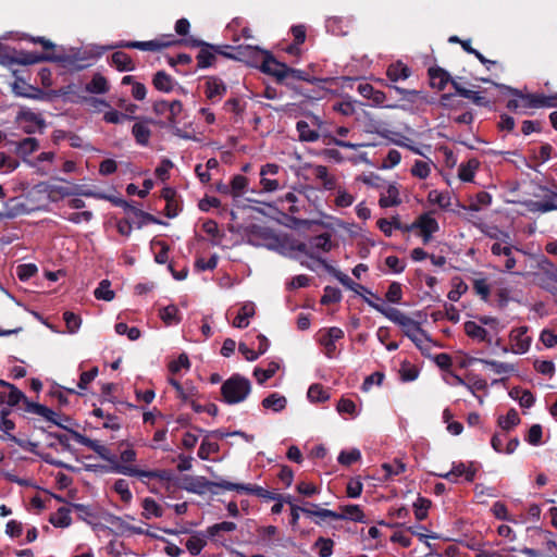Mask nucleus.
I'll list each match as a JSON object with an SVG mask.
<instances>
[{"label": "nucleus", "instance_id": "423d86ee", "mask_svg": "<svg viewBox=\"0 0 557 557\" xmlns=\"http://www.w3.org/2000/svg\"><path fill=\"white\" fill-rule=\"evenodd\" d=\"M207 487H219L227 491H237L244 492L247 494L256 495L261 498L271 499V500H283V495L272 493L261 486L252 485V484H240V483H232L226 480H221L219 482H209L205 483Z\"/></svg>", "mask_w": 557, "mask_h": 557}, {"label": "nucleus", "instance_id": "e2e57ef3", "mask_svg": "<svg viewBox=\"0 0 557 557\" xmlns=\"http://www.w3.org/2000/svg\"><path fill=\"white\" fill-rule=\"evenodd\" d=\"M399 375L401 381L411 382L414 381L419 375V370L414 364L410 362H403L399 369Z\"/></svg>", "mask_w": 557, "mask_h": 557}, {"label": "nucleus", "instance_id": "58836bf2", "mask_svg": "<svg viewBox=\"0 0 557 557\" xmlns=\"http://www.w3.org/2000/svg\"><path fill=\"white\" fill-rule=\"evenodd\" d=\"M312 507H313V509H310V508L302 509V512L308 516H313V517L319 518L320 520L314 521L317 524H320L321 521H324L326 519L339 520V515L336 511L320 508L318 505H312Z\"/></svg>", "mask_w": 557, "mask_h": 557}, {"label": "nucleus", "instance_id": "338daca9", "mask_svg": "<svg viewBox=\"0 0 557 557\" xmlns=\"http://www.w3.org/2000/svg\"><path fill=\"white\" fill-rule=\"evenodd\" d=\"M206 544H207V542H206V540L202 536H200V535H193V536H190L187 540L186 548L188 549V552L191 555L197 556L203 549Z\"/></svg>", "mask_w": 557, "mask_h": 557}, {"label": "nucleus", "instance_id": "aec40b11", "mask_svg": "<svg viewBox=\"0 0 557 557\" xmlns=\"http://www.w3.org/2000/svg\"><path fill=\"white\" fill-rule=\"evenodd\" d=\"M15 153L28 164L30 162L28 157L39 149V141L35 137H26L20 141L14 143Z\"/></svg>", "mask_w": 557, "mask_h": 557}, {"label": "nucleus", "instance_id": "39448f33", "mask_svg": "<svg viewBox=\"0 0 557 557\" xmlns=\"http://www.w3.org/2000/svg\"><path fill=\"white\" fill-rule=\"evenodd\" d=\"M386 318L399 325L405 333L417 346H421L425 339V333L421 329L420 323L401 312L400 310H387Z\"/></svg>", "mask_w": 557, "mask_h": 557}, {"label": "nucleus", "instance_id": "f257e3e1", "mask_svg": "<svg viewBox=\"0 0 557 557\" xmlns=\"http://www.w3.org/2000/svg\"><path fill=\"white\" fill-rule=\"evenodd\" d=\"M517 275L529 280L532 284L557 295V269L545 257L524 259V265L520 267Z\"/></svg>", "mask_w": 557, "mask_h": 557}, {"label": "nucleus", "instance_id": "4be33fe9", "mask_svg": "<svg viewBox=\"0 0 557 557\" xmlns=\"http://www.w3.org/2000/svg\"><path fill=\"white\" fill-rule=\"evenodd\" d=\"M475 226L487 237L495 239L494 244L507 245L511 243V237L508 232L502 231L495 225H487L484 223L475 224Z\"/></svg>", "mask_w": 557, "mask_h": 557}, {"label": "nucleus", "instance_id": "f3484780", "mask_svg": "<svg viewBox=\"0 0 557 557\" xmlns=\"http://www.w3.org/2000/svg\"><path fill=\"white\" fill-rule=\"evenodd\" d=\"M24 125V132L26 134H33L37 129H42L46 124L42 116L32 110H22L17 117Z\"/></svg>", "mask_w": 557, "mask_h": 557}, {"label": "nucleus", "instance_id": "f03ea898", "mask_svg": "<svg viewBox=\"0 0 557 557\" xmlns=\"http://www.w3.org/2000/svg\"><path fill=\"white\" fill-rule=\"evenodd\" d=\"M137 454L133 448H126L121 451L119 460L113 457L112 471L128 476H137L139 479H156L162 483H171L174 480V474L171 470H141L133 463L136 461Z\"/></svg>", "mask_w": 557, "mask_h": 557}, {"label": "nucleus", "instance_id": "6e6d98bb", "mask_svg": "<svg viewBox=\"0 0 557 557\" xmlns=\"http://www.w3.org/2000/svg\"><path fill=\"white\" fill-rule=\"evenodd\" d=\"M307 396L312 403H323L330 398L329 392L320 384H312L308 389Z\"/></svg>", "mask_w": 557, "mask_h": 557}, {"label": "nucleus", "instance_id": "a211bd4d", "mask_svg": "<svg viewBox=\"0 0 557 557\" xmlns=\"http://www.w3.org/2000/svg\"><path fill=\"white\" fill-rule=\"evenodd\" d=\"M206 97L211 102H218L220 101L223 96L226 94V85L223 83L222 79L211 76L208 77L206 81V89H205Z\"/></svg>", "mask_w": 557, "mask_h": 557}, {"label": "nucleus", "instance_id": "bf43d9fd", "mask_svg": "<svg viewBox=\"0 0 557 557\" xmlns=\"http://www.w3.org/2000/svg\"><path fill=\"white\" fill-rule=\"evenodd\" d=\"M219 449L220 446L216 442H211L205 438L198 449V457L202 460H208L210 456L216 454Z\"/></svg>", "mask_w": 557, "mask_h": 557}, {"label": "nucleus", "instance_id": "5701e85b", "mask_svg": "<svg viewBox=\"0 0 557 557\" xmlns=\"http://www.w3.org/2000/svg\"><path fill=\"white\" fill-rule=\"evenodd\" d=\"M313 176L321 183V186L326 190L335 189L337 186V178L331 174L326 166L314 165L312 166Z\"/></svg>", "mask_w": 557, "mask_h": 557}, {"label": "nucleus", "instance_id": "4468645a", "mask_svg": "<svg viewBox=\"0 0 557 557\" xmlns=\"http://www.w3.org/2000/svg\"><path fill=\"white\" fill-rule=\"evenodd\" d=\"M173 35H162L159 38L148 41H127L122 45L125 48L139 49L143 51H160L177 44Z\"/></svg>", "mask_w": 557, "mask_h": 557}, {"label": "nucleus", "instance_id": "1a4fd4ad", "mask_svg": "<svg viewBox=\"0 0 557 557\" xmlns=\"http://www.w3.org/2000/svg\"><path fill=\"white\" fill-rule=\"evenodd\" d=\"M515 250L516 248L512 246L511 243L507 245L493 244L491 246L492 255L497 259L499 263L503 264L502 271L517 275V272L519 270L515 271V269L517 264L521 263V261L518 258H516L513 253ZM517 251L519 250L517 249Z\"/></svg>", "mask_w": 557, "mask_h": 557}, {"label": "nucleus", "instance_id": "0eeeda50", "mask_svg": "<svg viewBox=\"0 0 557 557\" xmlns=\"http://www.w3.org/2000/svg\"><path fill=\"white\" fill-rule=\"evenodd\" d=\"M532 341V336L529 335V326L512 327L508 334L509 345L502 346V351L504 354L524 355L530 350Z\"/></svg>", "mask_w": 557, "mask_h": 557}, {"label": "nucleus", "instance_id": "f704fd0d", "mask_svg": "<svg viewBox=\"0 0 557 557\" xmlns=\"http://www.w3.org/2000/svg\"><path fill=\"white\" fill-rule=\"evenodd\" d=\"M492 203V196L487 191H480L475 196L471 197L469 205L465 208L470 211H481Z\"/></svg>", "mask_w": 557, "mask_h": 557}, {"label": "nucleus", "instance_id": "0e129e2a", "mask_svg": "<svg viewBox=\"0 0 557 557\" xmlns=\"http://www.w3.org/2000/svg\"><path fill=\"white\" fill-rule=\"evenodd\" d=\"M20 166V161L5 152H0V172L11 173Z\"/></svg>", "mask_w": 557, "mask_h": 557}, {"label": "nucleus", "instance_id": "69168bd1", "mask_svg": "<svg viewBox=\"0 0 557 557\" xmlns=\"http://www.w3.org/2000/svg\"><path fill=\"white\" fill-rule=\"evenodd\" d=\"M197 388L193 384L186 382L183 384L181 389L176 392V397L180 398L182 401L188 404L190 400L197 397Z\"/></svg>", "mask_w": 557, "mask_h": 557}, {"label": "nucleus", "instance_id": "79ce46f5", "mask_svg": "<svg viewBox=\"0 0 557 557\" xmlns=\"http://www.w3.org/2000/svg\"><path fill=\"white\" fill-rule=\"evenodd\" d=\"M509 395L512 399L518 400L519 405L524 408H530L534 405L535 398L533 394L528 389L513 387Z\"/></svg>", "mask_w": 557, "mask_h": 557}, {"label": "nucleus", "instance_id": "774afa93", "mask_svg": "<svg viewBox=\"0 0 557 557\" xmlns=\"http://www.w3.org/2000/svg\"><path fill=\"white\" fill-rule=\"evenodd\" d=\"M332 109L344 116H351L356 111L355 102L348 99L336 101L333 103Z\"/></svg>", "mask_w": 557, "mask_h": 557}, {"label": "nucleus", "instance_id": "bb28decb", "mask_svg": "<svg viewBox=\"0 0 557 557\" xmlns=\"http://www.w3.org/2000/svg\"><path fill=\"white\" fill-rule=\"evenodd\" d=\"M261 406L265 410L281 412L286 408L287 399L284 395H281L280 393H271L270 395L262 399Z\"/></svg>", "mask_w": 557, "mask_h": 557}, {"label": "nucleus", "instance_id": "ddd939ff", "mask_svg": "<svg viewBox=\"0 0 557 557\" xmlns=\"http://www.w3.org/2000/svg\"><path fill=\"white\" fill-rule=\"evenodd\" d=\"M513 96L518 97V101L523 109L532 108H552L557 107V96H544L537 94L523 95L517 89L511 90Z\"/></svg>", "mask_w": 557, "mask_h": 557}, {"label": "nucleus", "instance_id": "72a5a7b5", "mask_svg": "<svg viewBox=\"0 0 557 557\" xmlns=\"http://www.w3.org/2000/svg\"><path fill=\"white\" fill-rule=\"evenodd\" d=\"M386 75L392 82L404 81L410 76V69L398 61L387 67Z\"/></svg>", "mask_w": 557, "mask_h": 557}, {"label": "nucleus", "instance_id": "473e14b6", "mask_svg": "<svg viewBox=\"0 0 557 557\" xmlns=\"http://www.w3.org/2000/svg\"><path fill=\"white\" fill-rule=\"evenodd\" d=\"M0 385L9 388L8 394H0V399L7 403L9 406L17 405L22 399L25 398L24 394L14 385L0 380Z\"/></svg>", "mask_w": 557, "mask_h": 557}, {"label": "nucleus", "instance_id": "3c124183", "mask_svg": "<svg viewBox=\"0 0 557 557\" xmlns=\"http://www.w3.org/2000/svg\"><path fill=\"white\" fill-rule=\"evenodd\" d=\"M460 96L472 101L475 106L479 107L492 106V101L485 95H483V92L480 91L466 88V90H460Z\"/></svg>", "mask_w": 557, "mask_h": 557}, {"label": "nucleus", "instance_id": "ea45409f", "mask_svg": "<svg viewBox=\"0 0 557 557\" xmlns=\"http://www.w3.org/2000/svg\"><path fill=\"white\" fill-rule=\"evenodd\" d=\"M249 181L246 176L237 174L233 176L230 183V194L233 198L242 197L247 190Z\"/></svg>", "mask_w": 557, "mask_h": 557}, {"label": "nucleus", "instance_id": "f8f14e48", "mask_svg": "<svg viewBox=\"0 0 557 557\" xmlns=\"http://www.w3.org/2000/svg\"><path fill=\"white\" fill-rule=\"evenodd\" d=\"M308 120H300L296 123L298 137L301 141L314 143L320 138L319 129L322 126V120L314 114H308Z\"/></svg>", "mask_w": 557, "mask_h": 557}, {"label": "nucleus", "instance_id": "6e6552de", "mask_svg": "<svg viewBox=\"0 0 557 557\" xmlns=\"http://www.w3.org/2000/svg\"><path fill=\"white\" fill-rule=\"evenodd\" d=\"M411 232L421 237L423 244H429L433 235L440 231V224L434 216V211L421 213L416 220L410 223Z\"/></svg>", "mask_w": 557, "mask_h": 557}, {"label": "nucleus", "instance_id": "4c0bfd02", "mask_svg": "<svg viewBox=\"0 0 557 557\" xmlns=\"http://www.w3.org/2000/svg\"><path fill=\"white\" fill-rule=\"evenodd\" d=\"M111 63L113 66L116 67V70H119L121 72L133 71L135 69L132 58L123 51L114 52L111 55Z\"/></svg>", "mask_w": 557, "mask_h": 557}, {"label": "nucleus", "instance_id": "7c9ffc66", "mask_svg": "<svg viewBox=\"0 0 557 557\" xmlns=\"http://www.w3.org/2000/svg\"><path fill=\"white\" fill-rule=\"evenodd\" d=\"M521 419L516 409L511 408L505 416H499L497 419V424L503 432H509L513 430L517 425H519Z\"/></svg>", "mask_w": 557, "mask_h": 557}, {"label": "nucleus", "instance_id": "9b49d317", "mask_svg": "<svg viewBox=\"0 0 557 557\" xmlns=\"http://www.w3.org/2000/svg\"><path fill=\"white\" fill-rule=\"evenodd\" d=\"M342 338H344V331L337 326L323 329L318 333V342L322 346L324 355L330 359L337 356L336 342Z\"/></svg>", "mask_w": 557, "mask_h": 557}, {"label": "nucleus", "instance_id": "052dcab7", "mask_svg": "<svg viewBox=\"0 0 557 557\" xmlns=\"http://www.w3.org/2000/svg\"><path fill=\"white\" fill-rule=\"evenodd\" d=\"M382 470L385 472L386 478H392L404 473L406 471V465L399 459H394L392 462L383 463Z\"/></svg>", "mask_w": 557, "mask_h": 557}, {"label": "nucleus", "instance_id": "49530a36", "mask_svg": "<svg viewBox=\"0 0 557 557\" xmlns=\"http://www.w3.org/2000/svg\"><path fill=\"white\" fill-rule=\"evenodd\" d=\"M112 490L119 495L120 499L124 504H129L133 499V494L129 490V484L124 479H117L113 485Z\"/></svg>", "mask_w": 557, "mask_h": 557}, {"label": "nucleus", "instance_id": "2eb2a0df", "mask_svg": "<svg viewBox=\"0 0 557 557\" xmlns=\"http://www.w3.org/2000/svg\"><path fill=\"white\" fill-rule=\"evenodd\" d=\"M476 469L473 463L466 465L463 462L454 463L450 471L438 474L441 478L450 482H457L458 478L463 476L467 482H472L475 479Z\"/></svg>", "mask_w": 557, "mask_h": 557}, {"label": "nucleus", "instance_id": "e433bc0d", "mask_svg": "<svg viewBox=\"0 0 557 557\" xmlns=\"http://www.w3.org/2000/svg\"><path fill=\"white\" fill-rule=\"evenodd\" d=\"M280 369V363L277 361H271L268 363L267 368H255L253 370V376L256 377L257 382L262 385L268 380L273 377L276 372Z\"/></svg>", "mask_w": 557, "mask_h": 557}, {"label": "nucleus", "instance_id": "cd10ccee", "mask_svg": "<svg viewBox=\"0 0 557 557\" xmlns=\"http://www.w3.org/2000/svg\"><path fill=\"white\" fill-rule=\"evenodd\" d=\"M358 92L362 97L372 100V102L376 106H383L386 100V95L383 91L375 89L369 83L359 84Z\"/></svg>", "mask_w": 557, "mask_h": 557}, {"label": "nucleus", "instance_id": "a18cd8bd", "mask_svg": "<svg viewBox=\"0 0 557 557\" xmlns=\"http://www.w3.org/2000/svg\"><path fill=\"white\" fill-rule=\"evenodd\" d=\"M309 240L311 249H317L322 253L331 251L333 246L331 235L327 233L311 237Z\"/></svg>", "mask_w": 557, "mask_h": 557}, {"label": "nucleus", "instance_id": "13d9d810", "mask_svg": "<svg viewBox=\"0 0 557 557\" xmlns=\"http://www.w3.org/2000/svg\"><path fill=\"white\" fill-rule=\"evenodd\" d=\"M94 295L97 299H102L106 301H111L115 294L111 289V283L108 280H102L99 283V286L95 289Z\"/></svg>", "mask_w": 557, "mask_h": 557}, {"label": "nucleus", "instance_id": "b1692460", "mask_svg": "<svg viewBox=\"0 0 557 557\" xmlns=\"http://www.w3.org/2000/svg\"><path fill=\"white\" fill-rule=\"evenodd\" d=\"M77 442L98 454L102 459L113 462V456H111L110 450L100 441L78 435Z\"/></svg>", "mask_w": 557, "mask_h": 557}, {"label": "nucleus", "instance_id": "a19ab883", "mask_svg": "<svg viewBox=\"0 0 557 557\" xmlns=\"http://www.w3.org/2000/svg\"><path fill=\"white\" fill-rule=\"evenodd\" d=\"M557 210V193H553L552 196L542 201H533L530 205V211L545 213Z\"/></svg>", "mask_w": 557, "mask_h": 557}, {"label": "nucleus", "instance_id": "393cba45", "mask_svg": "<svg viewBox=\"0 0 557 557\" xmlns=\"http://www.w3.org/2000/svg\"><path fill=\"white\" fill-rule=\"evenodd\" d=\"M465 333L472 339L481 343L491 344L492 337L488 332L479 323L474 321H467L463 325Z\"/></svg>", "mask_w": 557, "mask_h": 557}, {"label": "nucleus", "instance_id": "c9c22d12", "mask_svg": "<svg viewBox=\"0 0 557 557\" xmlns=\"http://www.w3.org/2000/svg\"><path fill=\"white\" fill-rule=\"evenodd\" d=\"M480 162L476 159H470L458 168V177L463 182H472L478 171Z\"/></svg>", "mask_w": 557, "mask_h": 557}, {"label": "nucleus", "instance_id": "5fc2aeb1", "mask_svg": "<svg viewBox=\"0 0 557 557\" xmlns=\"http://www.w3.org/2000/svg\"><path fill=\"white\" fill-rule=\"evenodd\" d=\"M432 502L429 498L419 496L413 503V512L417 520L426 519Z\"/></svg>", "mask_w": 557, "mask_h": 557}, {"label": "nucleus", "instance_id": "8fccbe9b", "mask_svg": "<svg viewBox=\"0 0 557 557\" xmlns=\"http://www.w3.org/2000/svg\"><path fill=\"white\" fill-rule=\"evenodd\" d=\"M162 515L163 510L154 499L147 497L143 500V517L150 519L151 517L160 518Z\"/></svg>", "mask_w": 557, "mask_h": 557}, {"label": "nucleus", "instance_id": "37998d69", "mask_svg": "<svg viewBox=\"0 0 557 557\" xmlns=\"http://www.w3.org/2000/svg\"><path fill=\"white\" fill-rule=\"evenodd\" d=\"M26 410L28 412H32V413H35L37 416L45 418L47 421L53 422L55 424H60L55 420L57 413L44 405L27 401Z\"/></svg>", "mask_w": 557, "mask_h": 557}, {"label": "nucleus", "instance_id": "dca6fc26", "mask_svg": "<svg viewBox=\"0 0 557 557\" xmlns=\"http://www.w3.org/2000/svg\"><path fill=\"white\" fill-rule=\"evenodd\" d=\"M195 45L201 46V49L197 55V63H198V67H200V69H206V67L213 65V63L216 60L215 53H221V54L230 57L228 53L220 51L219 47H214L212 45L201 42V41H195Z\"/></svg>", "mask_w": 557, "mask_h": 557}, {"label": "nucleus", "instance_id": "864d4df0", "mask_svg": "<svg viewBox=\"0 0 557 557\" xmlns=\"http://www.w3.org/2000/svg\"><path fill=\"white\" fill-rule=\"evenodd\" d=\"M471 361H478L480 363L491 367L496 374H507L515 371V367L507 362H500L488 359H471Z\"/></svg>", "mask_w": 557, "mask_h": 557}, {"label": "nucleus", "instance_id": "6ab92c4d", "mask_svg": "<svg viewBox=\"0 0 557 557\" xmlns=\"http://www.w3.org/2000/svg\"><path fill=\"white\" fill-rule=\"evenodd\" d=\"M401 203L399 188L396 184H388L380 194L379 205L381 208L397 207Z\"/></svg>", "mask_w": 557, "mask_h": 557}, {"label": "nucleus", "instance_id": "c756f323", "mask_svg": "<svg viewBox=\"0 0 557 557\" xmlns=\"http://www.w3.org/2000/svg\"><path fill=\"white\" fill-rule=\"evenodd\" d=\"M255 315V304L245 302L234 318L233 325L238 329H245L249 325V319Z\"/></svg>", "mask_w": 557, "mask_h": 557}, {"label": "nucleus", "instance_id": "680f3d73", "mask_svg": "<svg viewBox=\"0 0 557 557\" xmlns=\"http://www.w3.org/2000/svg\"><path fill=\"white\" fill-rule=\"evenodd\" d=\"M314 547L318 548L320 557H330L333 554L334 541L321 536L314 542Z\"/></svg>", "mask_w": 557, "mask_h": 557}, {"label": "nucleus", "instance_id": "412c9836", "mask_svg": "<svg viewBox=\"0 0 557 557\" xmlns=\"http://www.w3.org/2000/svg\"><path fill=\"white\" fill-rule=\"evenodd\" d=\"M150 124L151 120H139L133 125L132 134L138 145L148 146L151 137Z\"/></svg>", "mask_w": 557, "mask_h": 557}, {"label": "nucleus", "instance_id": "de8ad7c7", "mask_svg": "<svg viewBox=\"0 0 557 557\" xmlns=\"http://www.w3.org/2000/svg\"><path fill=\"white\" fill-rule=\"evenodd\" d=\"M159 315L166 325H175L181 321L178 308L174 305L162 308Z\"/></svg>", "mask_w": 557, "mask_h": 557}, {"label": "nucleus", "instance_id": "2f4dec72", "mask_svg": "<svg viewBox=\"0 0 557 557\" xmlns=\"http://www.w3.org/2000/svg\"><path fill=\"white\" fill-rule=\"evenodd\" d=\"M428 201L437 205L441 209L446 210L451 206V195L449 191L432 189L428 194Z\"/></svg>", "mask_w": 557, "mask_h": 557}, {"label": "nucleus", "instance_id": "603ef678", "mask_svg": "<svg viewBox=\"0 0 557 557\" xmlns=\"http://www.w3.org/2000/svg\"><path fill=\"white\" fill-rule=\"evenodd\" d=\"M153 86L156 89L169 92L173 89V79L164 71H159L153 77Z\"/></svg>", "mask_w": 557, "mask_h": 557}, {"label": "nucleus", "instance_id": "09e8293b", "mask_svg": "<svg viewBox=\"0 0 557 557\" xmlns=\"http://www.w3.org/2000/svg\"><path fill=\"white\" fill-rule=\"evenodd\" d=\"M50 522L57 528H66L71 524V510L66 507H61L54 515L50 517Z\"/></svg>", "mask_w": 557, "mask_h": 557}, {"label": "nucleus", "instance_id": "a878e982", "mask_svg": "<svg viewBox=\"0 0 557 557\" xmlns=\"http://www.w3.org/2000/svg\"><path fill=\"white\" fill-rule=\"evenodd\" d=\"M339 520H350L354 522H366V515L359 505L339 506Z\"/></svg>", "mask_w": 557, "mask_h": 557}, {"label": "nucleus", "instance_id": "9d476101", "mask_svg": "<svg viewBox=\"0 0 557 557\" xmlns=\"http://www.w3.org/2000/svg\"><path fill=\"white\" fill-rule=\"evenodd\" d=\"M282 168L276 163H267L260 169V187L262 193H274L284 187L277 178Z\"/></svg>", "mask_w": 557, "mask_h": 557}, {"label": "nucleus", "instance_id": "7ed1b4c3", "mask_svg": "<svg viewBox=\"0 0 557 557\" xmlns=\"http://www.w3.org/2000/svg\"><path fill=\"white\" fill-rule=\"evenodd\" d=\"M250 393V381L240 374H233L221 386L222 400L227 405L245 401Z\"/></svg>", "mask_w": 557, "mask_h": 557}, {"label": "nucleus", "instance_id": "c03bdc74", "mask_svg": "<svg viewBox=\"0 0 557 557\" xmlns=\"http://www.w3.org/2000/svg\"><path fill=\"white\" fill-rule=\"evenodd\" d=\"M109 88L107 78L99 73L95 74L86 85V90L90 94H106L109 91Z\"/></svg>", "mask_w": 557, "mask_h": 557}, {"label": "nucleus", "instance_id": "20e7f679", "mask_svg": "<svg viewBox=\"0 0 557 557\" xmlns=\"http://www.w3.org/2000/svg\"><path fill=\"white\" fill-rule=\"evenodd\" d=\"M238 50L239 54L244 57L257 58L260 54L262 58V72L275 76L277 81L286 79L288 66L285 63L278 62L272 54H270V52L252 46L238 47Z\"/></svg>", "mask_w": 557, "mask_h": 557}, {"label": "nucleus", "instance_id": "4d7b16f0", "mask_svg": "<svg viewBox=\"0 0 557 557\" xmlns=\"http://www.w3.org/2000/svg\"><path fill=\"white\" fill-rule=\"evenodd\" d=\"M431 161L417 160L411 168V174L420 180H425L431 173Z\"/></svg>", "mask_w": 557, "mask_h": 557}, {"label": "nucleus", "instance_id": "c85d7f7f", "mask_svg": "<svg viewBox=\"0 0 557 557\" xmlns=\"http://www.w3.org/2000/svg\"><path fill=\"white\" fill-rule=\"evenodd\" d=\"M430 83L433 88L443 90L450 81V75L442 67L429 69Z\"/></svg>", "mask_w": 557, "mask_h": 557}]
</instances>
